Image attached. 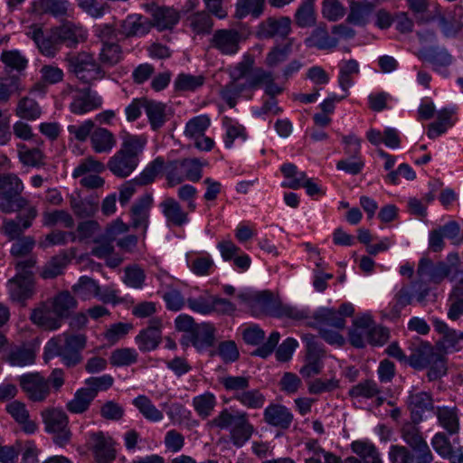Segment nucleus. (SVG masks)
Instances as JSON below:
<instances>
[{"instance_id": "f257e3e1", "label": "nucleus", "mask_w": 463, "mask_h": 463, "mask_svg": "<svg viewBox=\"0 0 463 463\" xmlns=\"http://www.w3.org/2000/svg\"><path fill=\"white\" fill-rule=\"evenodd\" d=\"M25 34L33 41L39 52L48 58H53L62 44L75 47L80 42V34L71 24H64L44 31L43 26L33 24L27 27Z\"/></svg>"}, {"instance_id": "f03ea898", "label": "nucleus", "mask_w": 463, "mask_h": 463, "mask_svg": "<svg viewBox=\"0 0 463 463\" xmlns=\"http://www.w3.org/2000/svg\"><path fill=\"white\" fill-rule=\"evenodd\" d=\"M119 149L109 157L107 168L118 178L128 177L138 166L147 143L144 135L123 132Z\"/></svg>"}, {"instance_id": "7ed1b4c3", "label": "nucleus", "mask_w": 463, "mask_h": 463, "mask_svg": "<svg viewBox=\"0 0 463 463\" xmlns=\"http://www.w3.org/2000/svg\"><path fill=\"white\" fill-rule=\"evenodd\" d=\"M64 338L63 344L61 336L49 340L45 345L44 354L49 357L59 356L66 366L72 367L82 360L80 352L86 345V337L79 334L64 335Z\"/></svg>"}, {"instance_id": "20e7f679", "label": "nucleus", "mask_w": 463, "mask_h": 463, "mask_svg": "<svg viewBox=\"0 0 463 463\" xmlns=\"http://www.w3.org/2000/svg\"><path fill=\"white\" fill-rule=\"evenodd\" d=\"M24 189L22 180L13 173L0 174V210L4 213L22 211L26 197L22 195Z\"/></svg>"}, {"instance_id": "39448f33", "label": "nucleus", "mask_w": 463, "mask_h": 463, "mask_svg": "<svg viewBox=\"0 0 463 463\" xmlns=\"http://www.w3.org/2000/svg\"><path fill=\"white\" fill-rule=\"evenodd\" d=\"M69 69L82 82L90 84L93 80L102 79L104 71L93 55L81 52L67 58Z\"/></svg>"}, {"instance_id": "423d86ee", "label": "nucleus", "mask_w": 463, "mask_h": 463, "mask_svg": "<svg viewBox=\"0 0 463 463\" xmlns=\"http://www.w3.org/2000/svg\"><path fill=\"white\" fill-rule=\"evenodd\" d=\"M202 178V164L197 158L175 160L166 165L167 184L175 186L184 180L197 182Z\"/></svg>"}, {"instance_id": "0eeeda50", "label": "nucleus", "mask_w": 463, "mask_h": 463, "mask_svg": "<svg viewBox=\"0 0 463 463\" xmlns=\"http://www.w3.org/2000/svg\"><path fill=\"white\" fill-rule=\"evenodd\" d=\"M45 430L53 433V442L61 447L66 445L71 437L68 427L69 419L61 408H47L41 412Z\"/></svg>"}, {"instance_id": "6e6552de", "label": "nucleus", "mask_w": 463, "mask_h": 463, "mask_svg": "<svg viewBox=\"0 0 463 463\" xmlns=\"http://www.w3.org/2000/svg\"><path fill=\"white\" fill-rule=\"evenodd\" d=\"M257 304L264 313L279 318H290L296 321L305 320L308 317V310L298 309L296 307L282 304L276 300L272 294L268 291L260 292L256 297Z\"/></svg>"}, {"instance_id": "1a4fd4ad", "label": "nucleus", "mask_w": 463, "mask_h": 463, "mask_svg": "<svg viewBox=\"0 0 463 463\" xmlns=\"http://www.w3.org/2000/svg\"><path fill=\"white\" fill-rule=\"evenodd\" d=\"M461 274H463V269L458 265L447 264L443 261L434 264L427 258L420 259L417 269V275L420 279L427 277L429 281L434 284H440L446 278L453 281Z\"/></svg>"}, {"instance_id": "9d476101", "label": "nucleus", "mask_w": 463, "mask_h": 463, "mask_svg": "<svg viewBox=\"0 0 463 463\" xmlns=\"http://www.w3.org/2000/svg\"><path fill=\"white\" fill-rule=\"evenodd\" d=\"M115 444L112 437L101 430L90 432L86 441L97 463H111L116 458Z\"/></svg>"}, {"instance_id": "9b49d317", "label": "nucleus", "mask_w": 463, "mask_h": 463, "mask_svg": "<svg viewBox=\"0 0 463 463\" xmlns=\"http://www.w3.org/2000/svg\"><path fill=\"white\" fill-rule=\"evenodd\" d=\"M21 390L33 402H43L51 394L49 381L40 373H28L18 377Z\"/></svg>"}, {"instance_id": "f8f14e48", "label": "nucleus", "mask_w": 463, "mask_h": 463, "mask_svg": "<svg viewBox=\"0 0 463 463\" xmlns=\"http://www.w3.org/2000/svg\"><path fill=\"white\" fill-rule=\"evenodd\" d=\"M6 288L10 300L24 307L36 292L34 276L16 273L8 279Z\"/></svg>"}, {"instance_id": "ddd939ff", "label": "nucleus", "mask_w": 463, "mask_h": 463, "mask_svg": "<svg viewBox=\"0 0 463 463\" xmlns=\"http://www.w3.org/2000/svg\"><path fill=\"white\" fill-rule=\"evenodd\" d=\"M302 340L307 344V354L306 364L299 373L304 378H309L321 373L324 366L325 351L315 340V335L311 334L304 335Z\"/></svg>"}, {"instance_id": "4468645a", "label": "nucleus", "mask_w": 463, "mask_h": 463, "mask_svg": "<svg viewBox=\"0 0 463 463\" xmlns=\"http://www.w3.org/2000/svg\"><path fill=\"white\" fill-rule=\"evenodd\" d=\"M241 39L236 29H218L213 33L210 45L222 55H234L240 50Z\"/></svg>"}, {"instance_id": "2eb2a0df", "label": "nucleus", "mask_w": 463, "mask_h": 463, "mask_svg": "<svg viewBox=\"0 0 463 463\" xmlns=\"http://www.w3.org/2000/svg\"><path fill=\"white\" fill-rule=\"evenodd\" d=\"M70 104V109L73 114L82 115L102 106V98L90 87L77 89Z\"/></svg>"}, {"instance_id": "dca6fc26", "label": "nucleus", "mask_w": 463, "mask_h": 463, "mask_svg": "<svg viewBox=\"0 0 463 463\" xmlns=\"http://www.w3.org/2000/svg\"><path fill=\"white\" fill-rule=\"evenodd\" d=\"M411 288L413 289V293L410 290V288L407 286H403L395 294L394 299L396 303L393 306V309L397 313L400 312L402 308L405 307L408 305H411L413 297L416 298V300L419 303H423L430 291V287L422 279H419L412 282Z\"/></svg>"}, {"instance_id": "f3484780", "label": "nucleus", "mask_w": 463, "mask_h": 463, "mask_svg": "<svg viewBox=\"0 0 463 463\" xmlns=\"http://www.w3.org/2000/svg\"><path fill=\"white\" fill-rule=\"evenodd\" d=\"M290 32L291 19L288 16L269 17L261 22L258 28L259 36L267 39H286Z\"/></svg>"}, {"instance_id": "a211bd4d", "label": "nucleus", "mask_w": 463, "mask_h": 463, "mask_svg": "<svg viewBox=\"0 0 463 463\" xmlns=\"http://www.w3.org/2000/svg\"><path fill=\"white\" fill-rule=\"evenodd\" d=\"M152 203V195L145 194L139 197L130 209L129 227H132L135 230L141 229L144 236L149 223V212Z\"/></svg>"}, {"instance_id": "6ab92c4d", "label": "nucleus", "mask_w": 463, "mask_h": 463, "mask_svg": "<svg viewBox=\"0 0 463 463\" xmlns=\"http://www.w3.org/2000/svg\"><path fill=\"white\" fill-rule=\"evenodd\" d=\"M162 320L152 318L146 328L141 330L136 336V343L141 352H150L159 345L162 339Z\"/></svg>"}, {"instance_id": "aec40b11", "label": "nucleus", "mask_w": 463, "mask_h": 463, "mask_svg": "<svg viewBox=\"0 0 463 463\" xmlns=\"http://www.w3.org/2000/svg\"><path fill=\"white\" fill-rule=\"evenodd\" d=\"M407 406L411 412V419L414 423L423 420L426 411H435L434 402L430 393L427 392H410L407 398Z\"/></svg>"}, {"instance_id": "412c9836", "label": "nucleus", "mask_w": 463, "mask_h": 463, "mask_svg": "<svg viewBox=\"0 0 463 463\" xmlns=\"http://www.w3.org/2000/svg\"><path fill=\"white\" fill-rule=\"evenodd\" d=\"M307 325L312 328L320 327H332L337 330H342L345 327V319L340 316L335 309L321 307L317 309L310 317Z\"/></svg>"}, {"instance_id": "4be33fe9", "label": "nucleus", "mask_w": 463, "mask_h": 463, "mask_svg": "<svg viewBox=\"0 0 463 463\" xmlns=\"http://www.w3.org/2000/svg\"><path fill=\"white\" fill-rule=\"evenodd\" d=\"M263 420L269 426L286 430L290 428L294 416L286 406L271 403L265 408Z\"/></svg>"}, {"instance_id": "5701e85b", "label": "nucleus", "mask_w": 463, "mask_h": 463, "mask_svg": "<svg viewBox=\"0 0 463 463\" xmlns=\"http://www.w3.org/2000/svg\"><path fill=\"white\" fill-rule=\"evenodd\" d=\"M30 319L37 326L48 331L57 330L62 325L49 302L42 303L34 308L30 315Z\"/></svg>"}, {"instance_id": "b1692460", "label": "nucleus", "mask_w": 463, "mask_h": 463, "mask_svg": "<svg viewBox=\"0 0 463 463\" xmlns=\"http://www.w3.org/2000/svg\"><path fill=\"white\" fill-rule=\"evenodd\" d=\"M151 27L152 24L148 18L141 14H133L121 21L118 33L125 37L142 36L146 34Z\"/></svg>"}, {"instance_id": "393cba45", "label": "nucleus", "mask_w": 463, "mask_h": 463, "mask_svg": "<svg viewBox=\"0 0 463 463\" xmlns=\"http://www.w3.org/2000/svg\"><path fill=\"white\" fill-rule=\"evenodd\" d=\"M373 320L368 315L357 317L349 330L350 344L356 348H363L368 343Z\"/></svg>"}, {"instance_id": "a878e982", "label": "nucleus", "mask_w": 463, "mask_h": 463, "mask_svg": "<svg viewBox=\"0 0 463 463\" xmlns=\"http://www.w3.org/2000/svg\"><path fill=\"white\" fill-rule=\"evenodd\" d=\"M6 411L26 434H33L37 430L38 426L34 420L30 419V413L25 403L14 400L6 405Z\"/></svg>"}, {"instance_id": "bb28decb", "label": "nucleus", "mask_w": 463, "mask_h": 463, "mask_svg": "<svg viewBox=\"0 0 463 463\" xmlns=\"http://www.w3.org/2000/svg\"><path fill=\"white\" fill-rule=\"evenodd\" d=\"M180 13L174 7L156 6L152 11V26L159 31L172 30L180 21Z\"/></svg>"}, {"instance_id": "cd10ccee", "label": "nucleus", "mask_w": 463, "mask_h": 463, "mask_svg": "<svg viewBox=\"0 0 463 463\" xmlns=\"http://www.w3.org/2000/svg\"><path fill=\"white\" fill-rule=\"evenodd\" d=\"M304 43L307 48L329 51L337 46L338 38L331 36L326 26L319 25L312 30L310 35L305 39Z\"/></svg>"}, {"instance_id": "c85d7f7f", "label": "nucleus", "mask_w": 463, "mask_h": 463, "mask_svg": "<svg viewBox=\"0 0 463 463\" xmlns=\"http://www.w3.org/2000/svg\"><path fill=\"white\" fill-rule=\"evenodd\" d=\"M57 317L63 322L78 307L76 298L69 291H61L48 301Z\"/></svg>"}, {"instance_id": "c756f323", "label": "nucleus", "mask_w": 463, "mask_h": 463, "mask_svg": "<svg viewBox=\"0 0 463 463\" xmlns=\"http://www.w3.org/2000/svg\"><path fill=\"white\" fill-rule=\"evenodd\" d=\"M435 415L438 422L449 435L457 434L459 430L458 410L456 406H437Z\"/></svg>"}, {"instance_id": "7c9ffc66", "label": "nucleus", "mask_w": 463, "mask_h": 463, "mask_svg": "<svg viewBox=\"0 0 463 463\" xmlns=\"http://www.w3.org/2000/svg\"><path fill=\"white\" fill-rule=\"evenodd\" d=\"M192 345L202 351L213 346L215 343V328L209 323L197 325L191 334Z\"/></svg>"}, {"instance_id": "2f4dec72", "label": "nucleus", "mask_w": 463, "mask_h": 463, "mask_svg": "<svg viewBox=\"0 0 463 463\" xmlns=\"http://www.w3.org/2000/svg\"><path fill=\"white\" fill-rule=\"evenodd\" d=\"M117 144L114 134L107 128H97L90 136V145L96 153H109Z\"/></svg>"}, {"instance_id": "473e14b6", "label": "nucleus", "mask_w": 463, "mask_h": 463, "mask_svg": "<svg viewBox=\"0 0 463 463\" xmlns=\"http://www.w3.org/2000/svg\"><path fill=\"white\" fill-rule=\"evenodd\" d=\"M437 358V353L433 347L427 342H421L416 346L409 356V364L415 369H423L428 367Z\"/></svg>"}, {"instance_id": "72a5a7b5", "label": "nucleus", "mask_w": 463, "mask_h": 463, "mask_svg": "<svg viewBox=\"0 0 463 463\" xmlns=\"http://www.w3.org/2000/svg\"><path fill=\"white\" fill-rule=\"evenodd\" d=\"M254 432V427L248 419V414H242V418L230 430V439L233 446L241 448L249 441Z\"/></svg>"}, {"instance_id": "f704fd0d", "label": "nucleus", "mask_w": 463, "mask_h": 463, "mask_svg": "<svg viewBox=\"0 0 463 463\" xmlns=\"http://www.w3.org/2000/svg\"><path fill=\"white\" fill-rule=\"evenodd\" d=\"M167 222L175 226H182L188 222L187 213L172 197L165 198L160 204Z\"/></svg>"}, {"instance_id": "c9c22d12", "label": "nucleus", "mask_w": 463, "mask_h": 463, "mask_svg": "<svg viewBox=\"0 0 463 463\" xmlns=\"http://www.w3.org/2000/svg\"><path fill=\"white\" fill-rule=\"evenodd\" d=\"M373 10L374 5L371 3L351 1L347 21L354 25H365Z\"/></svg>"}, {"instance_id": "e433bc0d", "label": "nucleus", "mask_w": 463, "mask_h": 463, "mask_svg": "<svg viewBox=\"0 0 463 463\" xmlns=\"http://www.w3.org/2000/svg\"><path fill=\"white\" fill-rule=\"evenodd\" d=\"M166 106L155 100H146V113L153 130H157L163 127L166 121Z\"/></svg>"}, {"instance_id": "4c0bfd02", "label": "nucleus", "mask_w": 463, "mask_h": 463, "mask_svg": "<svg viewBox=\"0 0 463 463\" xmlns=\"http://www.w3.org/2000/svg\"><path fill=\"white\" fill-rule=\"evenodd\" d=\"M360 72L359 64L356 60L349 59L342 61L339 69L338 84L345 92L353 85V76Z\"/></svg>"}, {"instance_id": "58836bf2", "label": "nucleus", "mask_w": 463, "mask_h": 463, "mask_svg": "<svg viewBox=\"0 0 463 463\" xmlns=\"http://www.w3.org/2000/svg\"><path fill=\"white\" fill-rule=\"evenodd\" d=\"M294 42V38H288L285 44L274 46L266 56V65L268 67L274 68L287 61L292 52V45Z\"/></svg>"}, {"instance_id": "ea45409f", "label": "nucleus", "mask_w": 463, "mask_h": 463, "mask_svg": "<svg viewBox=\"0 0 463 463\" xmlns=\"http://www.w3.org/2000/svg\"><path fill=\"white\" fill-rule=\"evenodd\" d=\"M35 360L33 349L26 345L13 347L8 354V362L14 366L32 364Z\"/></svg>"}, {"instance_id": "a19ab883", "label": "nucleus", "mask_w": 463, "mask_h": 463, "mask_svg": "<svg viewBox=\"0 0 463 463\" xmlns=\"http://www.w3.org/2000/svg\"><path fill=\"white\" fill-rule=\"evenodd\" d=\"M351 449L354 453L363 458L364 463H383L377 449L369 441H353Z\"/></svg>"}, {"instance_id": "79ce46f5", "label": "nucleus", "mask_w": 463, "mask_h": 463, "mask_svg": "<svg viewBox=\"0 0 463 463\" xmlns=\"http://www.w3.org/2000/svg\"><path fill=\"white\" fill-rule=\"evenodd\" d=\"M164 166L165 160L163 157L158 156L155 158L145 167L138 176L135 177V182H137L139 186L152 184L156 177L162 172Z\"/></svg>"}, {"instance_id": "37998d69", "label": "nucleus", "mask_w": 463, "mask_h": 463, "mask_svg": "<svg viewBox=\"0 0 463 463\" xmlns=\"http://www.w3.org/2000/svg\"><path fill=\"white\" fill-rule=\"evenodd\" d=\"M85 388H80L74 393L73 399L67 402L66 409L74 414L85 412L94 398Z\"/></svg>"}, {"instance_id": "c03bdc74", "label": "nucleus", "mask_w": 463, "mask_h": 463, "mask_svg": "<svg viewBox=\"0 0 463 463\" xmlns=\"http://www.w3.org/2000/svg\"><path fill=\"white\" fill-rule=\"evenodd\" d=\"M380 392L381 390L378 384L373 380L369 379L358 383L348 391L349 396L354 399H372L377 397Z\"/></svg>"}, {"instance_id": "a18cd8bd", "label": "nucleus", "mask_w": 463, "mask_h": 463, "mask_svg": "<svg viewBox=\"0 0 463 463\" xmlns=\"http://www.w3.org/2000/svg\"><path fill=\"white\" fill-rule=\"evenodd\" d=\"M420 57L434 66H448L452 61L451 55L444 48L430 47L420 50Z\"/></svg>"}, {"instance_id": "49530a36", "label": "nucleus", "mask_w": 463, "mask_h": 463, "mask_svg": "<svg viewBox=\"0 0 463 463\" xmlns=\"http://www.w3.org/2000/svg\"><path fill=\"white\" fill-rule=\"evenodd\" d=\"M69 5V0H39L35 4L36 9L40 13L48 14L54 17L65 15Z\"/></svg>"}, {"instance_id": "de8ad7c7", "label": "nucleus", "mask_w": 463, "mask_h": 463, "mask_svg": "<svg viewBox=\"0 0 463 463\" xmlns=\"http://www.w3.org/2000/svg\"><path fill=\"white\" fill-rule=\"evenodd\" d=\"M265 0H238L236 4L235 16L239 19L251 14L252 17H260L264 10Z\"/></svg>"}, {"instance_id": "09e8293b", "label": "nucleus", "mask_w": 463, "mask_h": 463, "mask_svg": "<svg viewBox=\"0 0 463 463\" xmlns=\"http://www.w3.org/2000/svg\"><path fill=\"white\" fill-rule=\"evenodd\" d=\"M15 114L24 119L35 120L40 118L42 109L33 99L24 97L19 100Z\"/></svg>"}, {"instance_id": "8fccbe9b", "label": "nucleus", "mask_w": 463, "mask_h": 463, "mask_svg": "<svg viewBox=\"0 0 463 463\" xmlns=\"http://www.w3.org/2000/svg\"><path fill=\"white\" fill-rule=\"evenodd\" d=\"M133 404L138 409L139 412L150 421H160L164 417L162 411L145 395H139L134 399Z\"/></svg>"}, {"instance_id": "3c124183", "label": "nucleus", "mask_w": 463, "mask_h": 463, "mask_svg": "<svg viewBox=\"0 0 463 463\" xmlns=\"http://www.w3.org/2000/svg\"><path fill=\"white\" fill-rule=\"evenodd\" d=\"M245 411H235L232 413L228 409H223L220 413L208 422L210 427H215L220 430H228L233 428L242 418Z\"/></svg>"}, {"instance_id": "603ef678", "label": "nucleus", "mask_w": 463, "mask_h": 463, "mask_svg": "<svg viewBox=\"0 0 463 463\" xmlns=\"http://www.w3.org/2000/svg\"><path fill=\"white\" fill-rule=\"evenodd\" d=\"M72 291L80 298L87 300L97 296L99 291V285L96 280L88 277L82 276L79 281L72 286Z\"/></svg>"}, {"instance_id": "864d4df0", "label": "nucleus", "mask_w": 463, "mask_h": 463, "mask_svg": "<svg viewBox=\"0 0 463 463\" xmlns=\"http://www.w3.org/2000/svg\"><path fill=\"white\" fill-rule=\"evenodd\" d=\"M68 263L69 258L66 254L56 255L44 265L41 277L44 279H54L63 272Z\"/></svg>"}, {"instance_id": "5fc2aeb1", "label": "nucleus", "mask_w": 463, "mask_h": 463, "mask_svg": "<svg viewBox=\"0 0 463 463\" xmlns=\"http://www.w3.org/2000/svg\"><path fill=\"white\" fill-rule=\"evenodd\" d=\"M222 124L226 129L225 136L223 137L225 147L231 148L234 140L237 138H240L243 141L246 140L247 133L245 128L242 125L237 122H233L227 117L222 119Z\"/></svg>"}, {"instance_id": "6e6d98bb", "label": "nucleus", "mask_w": 463, "mask_h": 463, "mask_svg": "<svg viewBox=\"0 0 463 463\" xmlns=\"http://www.w3.org/2000/svg\"><path fill=\"white\" fill-rule=\"evenodd\" d=\"M193 406L201 418L206 419L212 414L216 406V398L212 392H206L194 397Z\"/></svg>"}, {"instance_id": "4d7b16f0", "label": "nucleus", "mask_w": 463, "mask_h": 463, "mask_svg": "<svg viewBox=\"0 0 463 463\" xmlns=\"http://www.w3.org/2000/svg\"><path fill=\"white\" fill-rule=\"evenodd\" d=\"M189 20L190 26L196 34H209L213 30V20L205 11L193 14Z\"/></svg>"}, {"instance_id": "13d9d810", "label": "nucleus", "mask_w": 463, "mask_h": 463, "mask_svg": "<svg viewBox=\"0 0 463 463\" xmlns=\"http://www.w3.org/2000/svg\"><path fill=\"white\" fill-rule=\"evenodd\" d=\"M295 21L301 28L310 27L316 23L314 3L312 0H305L295 14Z\"/></svg>"}, {"instance_id": "bf43d9fd", "label": "nucleus", "mask_w": 463, "mask_h": 463, "mask_svg": "<svg viewBox=\"0 0 463 463\" xmlns=\"http://www.w3.org/2000/svg\"><path fill=\"white\" fill-rule=\"evenodd\" d=\"M240 80H232L229 84L223 87L221 90V97L229 105L230 108H234L237 104V99L241 94L248 88V81L242 83L239 82Z\"/></svg>"}, {"instance_id": "052dcab7", "label": "nucleus", "mask_w": 463, "mask_h": 463, "mask_svg": "<svg viewBox=\"0 0 463 463\" xmlns=\"http://www.w3.org/2000/svg\"><path fill=\"white\" fill-rule=\"evenodd\" d=\"M0 60L10 71L21 72L27 67L28 60L17 50L4 51Z\"/></svg>"}, {"instance_id": "680f3d73", "label": "nucleus", "mask_w": 463, "mask_h": 463, "mask_svg": "<svg viewBox=\"0 0 463 463\" xmlns=\"http://www.w3.org/2000/svg\"><path fill=\"white\" fill-rule=\"evenodd\" d=\"M234 399L248 409H260L265 403V396L258 389L245 390L239 395H234Z\"/></svg>"}, {"instance_id": "e2e57ef3", "label": "nucleus", "mask_w": 463, "mask_h": 463, "mask_svg": "<svg viewBox=\"0 0 463 463\" xmlns=\"http://www.w3.org/2000/svg\"><path fill=\"white\" fill-rule=\"evenodd\" d=\"M58 223L62 224L64 228H71L74 225V220L72 216L64 210H55L43 213V226L52 227Z\"/></svg>"}, {"instance_id": "0e129e2a", "label": "nucleus", "mask_w": 463, "mask_h": 463, "mask_svg": "<svg viewBox=\"0 0 463 463\" xmlns=\"http://www.w3.org/2000/svg\"><path fill=\"white\" fill-rule=\"evenodd\" d=\"M137 356L133 348H118L111 353L109 362L113 366H128L137 361Z\"/></svg>"}, {"instance_id": "69168bd1", "label": "nucleus", "mask_w": 463, "mask_h": 463, "mask_svg": "<svg viewBox=\"0 0 463 463\" xmlns=\"http://www.w3.org/2000/svg\"><path fill=\"white\" fill-rule=\"evenodd\" d=\"M107 167L102 162L95 159L93 156L84 158L74 169L72 176L78 178L86 175L89 173L99 174Z\"/></svg>"}, {"instance_id": "338daca9", "label": "nucleus", "mask_w": 463, "mask_h": 463, "mask_svg": "<svg viewBox=\"0 0 463 463\" xmlns=\"http://www.w3.org/2000/svg\"><path fill=\"white\" fill-rule=\"evenodd\" d=\"M146 280L144 269L137 265L128 266L124 269L123 282L132 288H142Z\"/></svg>"}, {"instance_id": "774afa93", "label": "nucleus", "mask_w": 463, "mask_h": 463, "mask_svg": "<svg viewBox=\"0 0 463 463\" xmlns=\"http://www.w3.org/2000/svg\"><path fill=\"white\" fill-rule=\"evenodd\" d=\"M18 156L20 161L32 167H39L43 165V154L38 148H28L25 145L19 146Z\"/></svg>"}]
</instances>
